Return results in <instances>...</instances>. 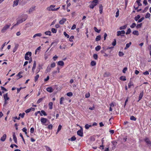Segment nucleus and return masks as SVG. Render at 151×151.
<instances>
[{
	"mask_svg": "<svg viewBox=\"0 0 151 151\" xmlns=\"http://www.w3.org/2000/svg\"><path fill=\"white\" fill-rule=\"evenodd\" d=\"M27 16L26 15L24 14L20 16V18L17 19V22L14 25V26H15L25 21L27 18Z\"/></svg>",
	"mask_w": 151,
	"mask_h": 151,
	"instance_id": "obj_1",
	"label": "nucleus"
},
{
	"mask_svg": "<svg viewBox=\"0 0 151 151\" xmlns=\"http://www.w3.org/2000/svg\"><path fill=\"white\" fill-rule=\"evenodd\" d=\"M98 0H94L92 1L91 4L89 5V7L91 9H93L94 7L97 5L98 3Z\"/></svg>",
	"mask_w": 151,
	"mask_h": 151,
	"instance_id": "obj_2",
	"label": "nucleus"
},
{
	"mask_svg": "<svg viewBox=\"0 0 151 151\" xmlns=\"http://www.w3.org/2000/svg\"><path fill=\"white\" fill-rule=\"evenodd\" d=\"M32 53L31 52H27L25 55L24 59L26 60H29V58L28 56V55L29 57H30L32 55Z\"/></svg>",
	"mask_w": 151,
	"mask_h": 151,
	"instance_id": "obj_3",
	"label": "nucleus"
},
{
	"mask_svg": "<svg viewBox=\"0 0 151 151\" xmlns=\"http://www.w3.org/2000/svg\"><path fill=\"white\" fill-rule=\"evenodd\" d=\"M125 33V31L124 30H122L121 31H119L117 32V36H120L122 37H124L125 35H124L122 34H124Z\"/></svg>",
	"mask_w": 151,
	"mask_h": 151,
	"instance_id": "obj_4",
	"label": "nucleus"
},
{
	"mask_svg": "<svg viewBox=\"0 0 151 151\" xmlns=\"http://www.w3.org/2000/svg\"><path fill=\"white\" fill-rule=\"evenodd\" d=\"M10 25L11 24H10L5 25L1 30V32L3 33L5 32L6 30L10 27Z\"/></svg>",
	"mask_w": 151,
	"mask_h": 151,
	"instance_id": "obj_5",
	"label": "nucleus"
},
{
	"mask_svg": "<svg viewBox=\"0 0 151 151\" xmlns=\"http://www.w3.org/2000/svg\"><path fill=\"white\" fill-rule=\"evenodd\" d=\"M47 120V119L46 118L42 117L40 119V121L42 124L47 125L46 124H45Z\"/></svg>",
	"mask_w": 151,
	"mask_h": 151,
	"instance_id": "obj_6",
	"label": "nucleus"
},
{
	"mask_svg": "<svg viewBox=\"0 0 151 151\" xmlns=\"http://www.w3.org/2000/svg\"><path fill=\"white\" fill-rule=\"evenodd\" d=\"M144 95V91H142L140 93L137 102L139 101L142 98Z\"/></svg>",
	"mask_w": 151,
	"mask_h": 151,
	"instance_id": "obj_7",
	"label": "nucleus"
},
{
	"mask_svg": "<svg viewBox=\"0 0 151 151\" xmlns=\"http://www.w3.org/2000/svg\"><path fill=\"white\" fill-rule=\"evenodd\" d=\"M77 134L79 136L82 137L83 136V130L81 129L78 130L77 132Z\"/></svg>",
	"mask_w": 151,
	"mask_h": 151,
	"instance_id": "obj_8",
	"label": "nucleus"
},
{
	"mask_svg": "<svg viewBox=\"0 0 151 151\" xmlns=\"http://www.w3.org/2000/svg\"><path fill=\"white\" fill-rule=\"evenodd\" d=\"M145 141L148 145H149L151 146V142L148 138L146 137L144 139Z\"/></svg>",
	"mask_w": 151,
	"mask_h": 151,
	"instance_id": "obj_9",
	"label": "nucleus"
},
{
	"mask_svg": "<svg viewBox=\"0 0 151 151\" xmlns=\"http://www.w3.org/2000/svg\"><path fill=\"white\" fill-rule=\"evenodd\" d=\"M66 19L65 18H63L60 21L59 23L60 24H63L66 21Z\"/></svg>",
	"mask_w": 151,
	"mask_h": 151,
	"instance_id": "obj_10",
	"label": "nucleus"
},
{
	"mask_svg": "<svg viewBox=\"0 0 151 151\" xmlns=\"http://www.w3.org/2000/svg\"><path fill=\"white\" fill-rule=\"evenodd\" d=\"M55 7V5H51L50 6L47 8V9L49 11H52L53 9V8H54Z\"/></svg>",
	"mask_w": 151,
	"mask_h": 151,
	"instance_id": "obj_11",
	"label": "nucleus"
},
{
	"mask_svg": "<svg viewBox=\"0 0 151 151\" xmlns=\"http://www.w3.org/2000/svg\"><path fill=\"white\" fill-rule=\"evenodd\" d=\"M36 63L35 61L33 63V65L32 68V72L34 73V71L36 68Z\"/></svg>",
	"mask_w": 151,
	"mask_h": 151,
	"instance_id": "obj_12",
	"label": "nucleus"
},
{
	"mask_svg": "<svg viewBox=\"0 0 151 151\" xmlns=\"http://www.w3.org/2000/svg\"><path fill=\"white\" fill-rule=\"evenodd\" d=\"M6 137V134H4L0 139V140L2 142H4L5 141Z\"/></svg>",
	"mask_w": 151,
	"mask_h": 151,
	"instance_id": "obj_13",
	"label": "nucleus"
},
{
	"mask_svg": "<svg viewBox=\"0 0 151 151\" xmlns=\"http://www.w3.org/2000/svg\"><path fill=\"white\" fill-rule=\"evenodd\" d=\"M46 90L47 91L50 93H52L53 91V89L51 87H48L46 89Z\"/></svg>",
	"mask_w": 151,
	"mask_h": 151,
	"instance_id": "obj_14",
	"label": "nucleus"
},
{
	"mask_svg": "<svg viewBox=\"0 0 151 151\" xmlns=\"http://www.w3.org/2000/svg\"><path fill=\"white\" fill-rule=\"evenodd\" d=\"M13 139L14 142L15 143L17 144V138L16 137L15 134L14 132L13 133Z\"/></svg>",
	"mask_w": 151,
	"mask_h": 151,
	"instance_id": "obj_15",
	"label": "nucleus"
},
{
	"mask_svg": "<svg viewBox=\"0 0 151 151\" xmlns=\"http://www.w3.org/2000/svg\"><path fill=\"white\" fill-rule=\"evenodd\" d=\"M19 0H15L14 1L13 6H15L18 5Z\"/></svg>",
	"mask_w": 151,
	"mask_h": 151,
	"instance_id": "obj_16",
	"label": "nucleus"
},
{
	"mask_svg": "<svg viewBox=\"0 0 151 151\" xmlns=\"http://www.w3.org/2000/svg\"><path fill=\"white\" fill-rule=\"evenodd\" d=\"M35 6H32L29 9V13H31L35 9Z\"/></svg>",
	"mask_w": 151,
	"mask_h": 151,
	"instance_id": "obj_17",
	"label": "nucleus"
},
{
	"mask_svg": "<svg viewBox=\"0 0 151 151\" xmlns=\"http://www.w3.org/2000/svg\"><path fill=\"white\" fill-rule=\"evenodd\" d=\"M58 65H59L63 66L64 65V63L62 61H60L58 62Z\"/></svg>",
	"mask_w": 151,
	"mask_h": 151,
	"instance_id": "obj_18",
	"label": "nucleus"
},
{
	"mask_svg": "<svg viewBox=\"0 0 151 151\" xmlns=\"http://www.w3.org/2000/svg\"><path fill=\"white\" fill-rule=\"evenodd\" d=\"M4 100H8L9 99V98L8 96L7 93H6L4 95Z\"/></svg>",
	"mask_w": 151,
	"mask_h": 151,
	"instance_id": "obj_19",
	"label": "nucleus"
},
{
	"mask_svg": "<svg viewBox=\"0 0 151 151\" xmlns=\"http://www.w3.org/2000/svg\"><path fill=\"white\" fill-rule=\"evenodd\" d=\"M45 98V97L44 96L42 98H40L37 101V104H39Z\"/></svg>",
	"mask_w": 151,
	"mask_h": 151,
	"instance_id": "obj_20",
	"label": "nucleus"
},
{
	"mask_svg": "<svg viewBox=\"0 0 151 151\" xmlns=\"http://www.w3.org/2000/svg\"><path fill=\"white\" fill-rule=\"evenodd\" d=\"M42 35L41 33H37L35 34L33 36V38H35L36 37H41Z\"/></svg>",
	"mask_w": 151,
	"mask_h": 151,
	"instance_id": "obj_21",
	"label": "nucleus"
},
{
	"mask_svg": "<svg viewBox=\"0 0 151 151\" xmlns=\"http://www.w3.org/2000/svg\"><path fill=\"white\" fill-rule=\"evenodd\" d=\"M131 44L132 43L131 42H130L129 43L127 44L126 45V46L124 48V50H126L129 48L131 45Z\"/></svg>",
	"mask_w": 151,
	"mask_h": 151,
	"instance_id": "obj_22",
	"label": "nucleus"
},
{
	"mask_svg": "<svg viewBox=\"0 0 151 151\" xmlns=\"http://www.w3.org/2000/svg\"><path fill=\"white\" fill-rule=\"evenodd\" d=\"M127 27V25L126 24L123 26L120 27H119V29L120 30L125 29Z\"/></svg>",
	"mask_w": 151,
	"mask_h": 151,
	"instance_id": "obj_23",
	"label": "nucleus"
},
{
	"mask_svg": "<svg viewBox=\"0 0 151 151\" xmlns=\"http://www.w3.org/2000/svg\"><path fill=\"white\" fill-rule=\"evenodd\" d=\"M113 47H108L106 49L108 50V52L111 53V52L113 50Z\"/></svg>",
	"mask_w": 151,
	"mask_h": 151,
	"instance_id": "obj_24",
	"label": "nucleus"
},
{
	"mask_svg": "<svg viewBox=\"0 0 151 151\" xmlns=\"http://www.w3.org/2000/svg\"><path fill=\"white\" fill-rule=\"evenodd\" d=\"M41 113L40 114V115L41 116H42L43 115L44 116H47V114L46 113V112L44 110H42L41 111Z\"/></svg>",
	"mask_w": 151,
	"mask_h": 151,
	"instance_id": "obj_25",
	"label": "nucleus"
},
{
	"mask_svg": "<svg viewBox=\"0 0 151 151\" xmlns=\"http://www.w3.org/2000/svg\"><path fill=\"white\" fill-rule=\"evenodd\" d=\"M18 44H16L13 49V52H15L17 50L18 47Z\"/></svg>",
	"mask_w": 151,
	"mask_h": 151,
	"instance_id": "obj_26",
	"label": "nucleus"
},
{
	"mask_svg": "<svg viewBox=\"0 0 151 151\" xmlns=\"http://www.w3.org/2000/svg\"><path fill=\"white\" fill-rule=\"evenodd\" d=\"M132 34L134 35H136L138 36L139 35V32L137 30H134L132 32Z\"/></svg>",
	"mask_w": 151,
	"mask_h": 151,
	"instance_id": "obj_27",
	"label": "nucleus"
},
{
	"mask_svg": "<svg viewBox=\"0 0 151 151\" xmlns=\"http://www.w3.org/2000/svg\"><path fill=\"white\" fill-rule=\"evenodd\" d=\"M51 32L50 31H47L45 32V34L47 35L51 36Z\"/></svg>",
	"mask_w": 151,
	"mask_h": 151,
	"instance_id": "obj_28",
	"label": "nucleus"
},
{
	"mask_svg": "<svg viewBox=\"0 0 151 151\" xmlns=\"http://www.w3.org/2000/svg\"><path fill=\"white\" fill-rule=\"evenodd\" d=\"M41 48V46H39L38 47H37V49L35 50V54H36L37 52L38 53L39 52V51L40 50Z\"/></svg>",
	"mask_w": 151,
	"mask_h": 151,
	"instance_id": "obj_29",
	"label": "nucleus"
},
{
	"mask_svg": "<svg viewBox=\"0 0 151 151\" xmlns=\"http://www.w3.org/2000/svg\"><path fill=\"white\" fill-rule=\"evenodd\" d=\"M121 80L123 81H125L126 80V77L125 76H121L119 78Z\"/></svg>",
	"mask_w": 151,
	"mask_h": 151,
	"instance_id": "obj_30",
	"label": "nucleus"
},
{
	"mask_svg": "<svg viewBox=\"0 0 151 151\" xmlns=\"http://www.w3.org/2000/svg\"><path fill=\"white\" fill-rule=\"evenodd\" d=\"M76 139V138L75 137L73 136L70 138V139H69V140H70L71 141H74Z\"/></svg>",
	"mask_w": 151,
	"mask_h": 151,
	"instance_id": "obj_31",
	"label": "nucleus"
},
{
	"mask_svg": "<svg viewBox=\"0 0 151 151\" xmlns=\"http://www.w3.org/2000/svg\"><path fill=\"white\" fill-rule=\"evenodd\" d=\"M48 105L49 107V109H52L53 103L52 102H49Z\"/></svg>",
	"mask_w": 151,
	"mask_h": 151,
	"instance_id": "obj_32",
	"label": "nucleus"
},
{
	"mask_svg": "<svg viewBox=\"0 0 151 151\" xmlns=\"http://www.w3.org/2000/svg\"><path fill=\"white\" fill-rule=\"evenodd\" d=\"M99 12L100 14H102L103 11V6L101 5L99 6Z\"/></svg>",
	"mask_w": 151,
	"mask_h": 151,
	"instance_id": "obj_33",
	"label": "nucleus"
},
{
	"mask_svg": "<svg viewBox=\"0 0 151 151\" xmlns=\"http://www.w3.org/2000/svg\"><path fill=\"white\" fill-rule=\"evenodd\" d=\"M133 85V83L132 81H130L128 84V86L129 88H130Z\"/></svg>",
	"mask_w": 151,
	"mask_h": 151,
	"instance_id": "obj_34",
	"label": "nucleus"
},
{
	"mask_svg": "<svg viewBox=\"0 0 151 151\" xmlns=\"http://www.w3.org/2000/svg\"><path fill=\"white\" fill-rule=\"evenodd\" d=\"M40 65H39V67H38L37 68L36 70V71H35V73L36 74L38 73L40 71Z\"/></svg>",
	"mask_w": 151,
	"mask_h": 151,
	"instance_id": "obj_35",
	"label": "nucleus"
},
{
	"mask_svg": "<svg viewBox=\"0 0 151 151\" xmlns=\"http://www.w3.org/2000/svg\"><path fill=\"white\" fill-rule=\"evenodd\" d=\"M140 16L139 15H138L137 16L134 17V19L136 21H137L139 20L138 19L140 18Z\"/></svg>",
	"mask_w": 151,
	"mask_h": 151,
	"instance_id": "obj_36",
	"label": "nucleus"
},
{
	"mask_svg": "<svg viewBox=\"0 0 151 151\" xmlns=\"http://www.w3.org/2000/svg\"><path fill=\"white\" fill-rule=\"evenodd\" d=\"M101 36L100 35H99L97 36L96 38V41H99V40H100L101 39Z\"/></svg>",
	"mask_w": 151,
	"mask_h": 151,
	"instance_id": "obj_37",
	"label": "nucleus"
},
{
	"mask_svg": "<svg viewBox=\"0 0 151 151\" xmlns=\"http://www.w3.org/2000/svg\"><path fill=\"white\" fill-rule=\"evenodd\" d=\"M136 26V24L135 23H133L130 25V27L132 28H133Z\"/></svg>",
	"mask_w": 151,
	"mask_h": 151,
	"instance_id": "obj_38",
	"label": "nucleus"
},
{
	"mask_svg": "<svg viewBox=\"0 0 151 151\" xmlns=\"http://www.w3.org/2000/svg\"><path fill=\"white\" fill-rule=\"evenodd\" d=\"M96 62L95 61H93V60L91 61V65L92 66H95L96 65Z\"/></svg>",
	"mask_w": 151,
	"mask_h": 151,
	"instance_id": "obj_39",
	"label": "nucleus"
},
{
	"mask_svg": "<svg viewBox=\"0 0 151 151\" xmlns=\"http://www.w3.org/2000/svg\"><path fill=\"white\" fill-rule=\"evenodd\" d=\"M142 25V23H141L138 24L136 26V27L137 29H139L140 28Z\"/></svg>",
	"mask_w": 151,
	"mask_h": 151,
	"instance_id": "obj_40",
	"label": "nucleus"
},
{
	"mask_svg": "<svg viewBox=\"0 0 151 151\" xmlns=\"http://www.w3.org/2000/svg\"><path fill=\"white\" fill-rule=\"evenodd\" d=\"M101 47L100 46L98 45L95 47V50L96 51H98L101 49Z\"/></svg>",
	"mask_w": 151,
	"mask_h": 151,
	"instance_id": "obj_41",
	"label": "nucleus"
},
{
	"mask_svg": "<svg viewBox=\"0 0 151 151\" xmlns=\"http://www.w3.org/2000/svg\"><path fill=\"white\" fill-rule=\"evenodd\" d=\"M130 119L131 120H133L134 121H135L136 120V118L134 117V116H131L130 118Z\"/></svg>",
	"mask_w": 151,
	"mask_h": 151,
	"instance_id": "obj_42",
	"label": "nucleus"
},
{
	"mask_svg": "<svg viewBox=\"0 0 151 151\" xmlns=\"http://www.w3.org/2000/svg\"><path fill=\"white\" fill-rule=\"evenodd\" d=\"M131 32V29L130 28H129V29H128L126 33V34L127 35L129 34Z\"/></svg>",
	"mask_w": 151,
	"mask_h": 151,
	"instance_id": "obj_43",
	"label": "nucleus"
},
{
	"mask_svg": "<svg viewBox=\"0 0 151 151\" xmlns=\"http://www.w3.org/2000/svg\"><path fill=\"white\" fill-rule=\"evenodd\" d=\"M39 77V74H37L35 78V82H36L37 81L38 78Z\"/></svg>",
	"mask_w": 151,
	"mask_h": 151,
	"instance_id": "obj_44",
	"label": "nucleus"
},
{
	"mask_svg": "<svg viewBox=\"0 0 151 151\" xmlns=\"http://www.w3.org/2000/svg\"><path fill=\"white\" fill-rule=\"evenodd\" d=\"M91 127V125H89L88 124H86L85 126V128L86 129H89L90 127Z\"/></svg>",
	"mask_w": 151,
	"mask_h": 151,
	"instance_id": "obj_45",
	"label": "nucleus"
},
{
	"mask_svg": "<svg viewBox=\"0 0 151 151\" xmlns=\"http://www.w3.org/2000/svg\"><path fill=\"white\" fill-rule=\"evenodd\" d=\"M64 100V98L63 97H61L60 99V104H63V101Z\"/></svg>",
	"mask_w": 151,
	"mask_h": 151,
	"instance_id": "obj_46",
	"label": "nucleus"
},
{
	"mask_svg": "<svg viewBox=\"0 0 151 151\" xmlns=\"http://www.w3.org/2000/svg\"><path fill=\"white\" fill-rule=\"evenodd\" d=\"M51 31L53 33H55L57 32V30L54 28H52L51 29Z\"/></svg>",
	"mask_w": 151,
	"mask_h": 151,
	"instance_id": "obj_47",
	"label": "nucleus"
},
{
	"mask_svg": "<svg viewBox=\"0 0 151 151\" xmlns=\"http://www.w3.org/2000/svg\"><path fill=\"white\" fill-rule=\"evenodd\" d=\"M63 35L65 36L67 38H68L69 37V36L66 33L64 32H63Z\"/></svg>",
	"mask_w": 151,
	"mask_h": 151,
	"instance_id": "obj_48",
	"label": "nucleus"
},
{
	"mask_svg": "<svg viewBox=\"0 0 151 151\" xmlns=\"http://www.w3.org/2000/svg\"><path fill=\"white\" fill-rule=\"evenodd\" d=\"M74 36H71L69 38V40L70 42H73V39L74 38Z\"/></svg>",
	"mask_w": 151,
	"mask_h": 151,
	"instance_id": "obj_49",
	"label": "nucleus"
},
{
	"mask_svg": "<svg viewBox=\"0 0 151 151\" xmlns=\"http://www.w3.org/2000/svg\"><path fill=\"white\" fill-rule=\"evenodd\" d=\"M1 89L2 90V93H3L5 91H7V90L4 87L1 86Z\"/></svg>",
	"mask_w": 151,
	"mask_h": 151,
	"instance_id": "obj_50",
	"label": "nucleus"
},
{
	"mask_svg": "<svg viewBox=\"0 0 151 151\" xmlns=\"http://www.w3.org/2000/svg\"><path fill=\"white\" fill-rule=\"evenodd\" d=\"M45 147L47 151H52L51 149L49 147L46 146H45Z\"/></svg>",
	"mask_w": 151,
	"mask_h": 151,
	"instance_id": "obj_51",
	"label": "nucleus"
},
{
	"mask_svg": "<svg viewBox=\"0 0 151 151\" xmlns=\"http://www.w3.org/2000/svg\"><path fill=\"white\" fill-rule=\"evenodd\" d=\"M103 142H104V141L103 140V139H102V145H100V147H99V148L100 149H103V147H104V146L103 145Z\"/></svg>",
	"mask_w": 151,
	"mask_h": 151,
	"instance_id": "obj_52",
	"label": "nucleus"
},
{
	"mask_svg": "<svg viewBox=\"0 0 151 151\" xmlns=\"http://www.w3.org/2000/svg\"><path fill=\"white\" fill-rule=\"evenodd\" d=\"M67 95L68 96L71 97L73 96V94L71 92H69L67 93Z\"/></svg>",
	"mask_w": 151,
	"mask_h": 151,
	"instance_id": "obj_53",
	"label": "nucleus"
},
{
	"mask_svg": "<svg viewBox=\"0 0 151 151\" xmlns=\"http://www.w3.org/2000/svg\"><path fill=\"white\" fill-rule=\"evenodd\" d=\"M150 14L149 13H147L145 16V18H149L150 17Z\"/></svg>",
	"mask_w": 151,
	"mask_h": 151,
	"instance_id": "obj_54",
	"label": "nucleus"
},
{
	"mask_svg": "<svg viewBox=\"0 0 151 151\" xmlns=\"http://www.w3.org/2000/svg\"><path fill=\"white\" fill-rule=\"evenodd\" d=\"M22 73V72H19L17 75V76L19 77V78H21L22 77V76L21 75Z\"/></svg>",
	"mask_w": 151,
	"mask_h": 151,
	"instance_id": "obj_55",
	"label": "nucleus"
},
{
	"mask_svg": "<svg viewBox=\"0 0 151 151\" xmlns=\"http://www.w3.org/2000/svg\"><path fill=\"white\" fill-rule=\"evenodd\" d=\"M94 30L95 31V32L97 33H99L100 31V30H99L97 29V28L96 27H94Z\"/></svg>",
	"mask_w": 151,
	"mask_h": 151,
	"instance_id": "obj_56",
	"label": "nucleus"
},
{
	"mask_svg": "<svg viewBox=\"0 0 151 151\" xmlns=\"http://www.w3.org/2000/svg\"><path fill=\"white\" fill-rule=\"evenodd\" d=\"M124 55V53L123 52H121V51H119V56H120V57L122 56H123Z\"/></svg>",
	"mask_w": 151,
	"mask_h": 151,
	"instance_id": "obj_57",
	"label": "nucleus"
},
{
	"mask_svg": "<svg viewBox=\"0 0 151 151\" xmlns=\"http://www.w3.org/2000/svg\"><path fill=\"white\" fill-rule=\"evenodd\" d=\"M51 70V67H49V66H48L46 69V71L47 72H49Z\"/></svg>",
	"mask_w": 151,
	"mask_h": 151,
	"instance_id": "obj_58",
	"label": "nucleus"
},
{
	"mask_svg": "<svg viewBox=\"0 0 151 151\" xmlns=\"http://www.w3.org/2000/svg\"><path fill=\"white\" fill-rule=\"evenodd\" d=\"M25 113H20L19 116L21 117L22 118H23L24 117V115H25Z\"/></svg>",
	"mask_w": 151,
	"mask_h": 151,
	"instance_id": "obj_59",
	"label": "nucleus"
},
{
	"mask_svg": "<svg viewBox=\"0 0 151 151\" xmlns=\"http://www.w3.org/2000/svg\"><path fill=\"white\" fill-rule=\"evenodd\" d=\"M119 11L118 9L117 11H116V15H115V17L116 18L118 17L119 16Z\"/></svg>",
	"mask_w": 151,
	"mask_h": 151,
	"instance_id": "obj_60",
	"label": "nucleus"
},
{
	"mask_svg": "<svg viewBox=\"0 0 151 151\" xmlns=\"http://www.w3.org/2000/svg\"><path fill=\"white\" fill-rule=\"evenodd\" d=\"M93 58L97 60L98 58L97 55L96 54H94L93 55Z\"/></svg>",
	"mask_w": 151,
	"mask_h": 151,
	"instance_id": "obj_61",
	"label": "nucleus"
},
{
	"mask_svg": "<svg viewBox=\"0 0 151 151\" xmlns=\"http://www.w3.org/2000/svg\"><path fill=\"white\" fill-rule=\"evenodd\" d=\"M53 126L52 124L49 125L47 128L50 129H51L52 128Z\"/></svg>",
	"mask_w": 151,
	"mask_h": 151,
	"instance_id": "obj_62",
	"label": "nucleus"
},
{
	"mask_svg": "<svg viewBox=\"0 0 151 151\" xmlns=\"http://www.w3.org/2000/svg\"><path fill=\"white\" fill-rule=\"evenodd\" d=\"M144 17H142L139 19L138 21V23H140L144 19Z\"/></svg>",
	"mask_w": 151,
	"mask_h": 151,
	"instance_id": "obj_63",
	"label": "nucleus"
},
{
	"mask_svg": "<svg viewBox=\"0 0 151 151\" xmlns=\"http://www.w3.org/2000/svg\"><path fill=\"white\" fill-rule=\"evenodd\" d=\"M55 66V63H53L50 65V66L51 68H54Z\"/></svg>",
	"mask_w": 151,
	"mask_h": 151,
	"instance_id": "obj_64",
	"label": "nucleus"
}]
</instances>
